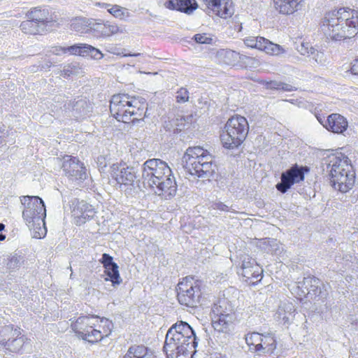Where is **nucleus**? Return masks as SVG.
Here are the masks:
<instances>
[{
  "label": "nucleus",
  "mask_w": 358,
  "mask_h": 358,
  "mask_svg": "<svg viewBox=\"0 0 358 358\" xmlns=\"http://www.w3.org/2000/svg\"><path fill=\"white\" fill-rule=\"evenodd\" d=\"M80 53L79 56L87 57L91 56L94 59H101L103 57V53L97 48L86 44L80 43Z\"/></svg>",
  "instance_id": "34"
},
{
  "label": "nucleus",
  "mask_w": 358,
  "mask_h": 358,
  "mask_svg": "<svg viewBox=\"0 0 358 358\" xmlns=\"http://www.w3.org/2000/svg\"><path fill=\"white\" fill-rule=\"evenodd\" d=\"M262 352H265L266 350L267 351H273L276 348L275 340L271 336L266 335L262 336Z\"/></svg>",
  "instance_id": "39"
},
{
  "label": "nucleus",
  "mask_w": 358,
  "mask_h": 358,
  "mask_svg": "<svg viewBox=\"0 0 358 358\" xmlns=\"http://www.w3.org/2000/svg\"><path fill=\"white\" fill-rule=\"evenodd\" d=\"M148 104L145 99L128 94L119 93L110 100V112L118 122L135 123L145 117Z\"/></svg>",
  "instance_id": "3"
},
{
  "label": "nucleus",
  "mask_w": 358,
  "mask_h": 358,
  "mask_svg": "<svg viewBox=\"0 0 358 358\" xmlns=\"http://www.w3.org/2000/svg\"><path fill=\"white\" fill-rule=\"evenodd\" d=\"M29 230L35 238H43L47 234L46 225H31Z\"/></svg>",
  "instance_id": "40"
},
{
  "label": "nucleus",
  "mask_w": 358,
  "mask_h": 358,
  "mask_svg": "<svg viewBox=\"0 0 358 358\" xmlns=\"http://www.w3.org/2000/svg\"><path fill=\"white\" fill-rule=\"evenodd\" d=\"M23 262L24 257L15 253L9 257L7 267L10 270H15L20 267Z\"/></svg>",
  "instance_id": "38"
},
{
  "label": "nucleus",
  "mask_w": 358,
  "mask_h": 358,
  "mask_svg": "<svg viewBox=\"0 0 358 358\" xmlns=\"http://www.w3.org/2000/svg\"><path fill=\"white\" fill-rule=\"evenodd\" d=\"M5 225H0V231H2L4 230Z\"/></svg>",
  "instance_id": "54"
},
{
  "label": "nucleus",
  "mask_w": 358,
  "mask_h": 358,
  "mask_svg": "<svg viewBox=\"0 0 358 358\" xmlns=\"http://www.w3.org/2000/svg\"><path fill=\"white\" fill-rule=\"evenodd\" d=\"M62 169L69 180L80 182L87 178V169L81 161L76 157L65 155Z\"/></svg>",
  "instance_id": "12"
},
{
  "label": "nucleus",
  "mask_w": 358,
  "mask_h": 358,
  "mask_svg": "<svg viewBox=\"0 0 358 358\" xmlns=\"http://www.w3.org/2000/svg\"><path fill=\"white\" fill-rule=\"evenodd\" d=\"M144 185L167 199L175 196L177 184L172 171L166 162L159 159H150L143 164Z\"/></svg>",
  "instance_id": "2"
},
{
  "label": "nucleus",
  "mask_w": 358,
  "mask_h": 358,
  "mask_svg": "<svg viewBox=\"0 0 358 358\" xmlns=\"http://www.w3.org/2000/svg\"><path fill=\"white\" fill-rule=\"evenodd\" d=\"M327 171L331 185L341 192H348L355 185L356 173L351 160L339 152L328 157Z\"/></svg>",
  "instance_id": "4"
},
{
  "label": "nucleus",
  "mask_w": 358,
  "mask_h": 358,
  "mask_svg": "<svg viewBox=\"0 0 358 358\" xmlns=\"http://www.w3.org/2000/svg\"><path fill=\"white\" fill-rule=\"evenodd\" d=\"M48 15V10L39 6L31 8L26 13V17L27 20H33L36 22H38L39 24L46 27L49 22Z\"/></svg>",
  "instance_id": "27"
},
{
  "label": "nucleus",
  "mask_w": 358,
  "mask_h": 358,
  "mask_svg": "<svg viewBox=\"0 0 358 358\" xmlns=\"http://www.w3.org/2000/svg\"><path fill=\"white\" fill-rule=\"evenodd\" d=\"M262 335L257 332H252L245 335V342L248 346H253L256 352L262 350Z\"/></svg>",
  "instance_id": "33"
},
{
  "label": "nucleus",
  "mask_w": 358,
  "mask_h": 358,
  "mask_svg": "<svg viewBox=\"0 0 358 358\" xmlns=\"http://www.w3.org/2000/svg\"><path fill=\"white\" fill-rule=\"evenodd\" d=\"M166 8L186 14H191L198 8L196 0H169L165 2Z\"/></svg>",
  "instance_id": "22"
},
{
  "label": "nucleus",
  "mask_w": 358,
  "mask_h": 358,
  "mask_svg": "<svg viewBox=\"0 0 358 358\" xmlns=\"http://www.w3.org/2000/svg\"><path fill=\"white\" fill-rule=\"evenodd\" d=\"M264 249L268 252L280 255L282 251L280 243L276 239L266 238L263 242Z\"/></svg>",
  "instance_id": "35"
},
{
  "label": "nucleus",
  "mask_w": 358,
  "mask_h": 358,
  "mask_svg": "<svg viewBox=\"0 0 358 358\" xmlns=\"http://www.w3.org/2000/svg\"><path fill=\"white\" fill-rule=\"evenodd\" d=\"M20 29L23 33L28 35L42 34L46 26L39 24L33 20H27L20 24Z\"/></svg>",
  "instance_id": "31"
},
{
  "label": "nucleus",
  "mask_w": 358,
  "mask_h": 358,
  "mask_svg": "<svg viewBox=\"0 0 358 358\" xmlns=\"http://www.w3.org/2000/svg\"><path fill=\"white\" fill-rule=\"evenodd\" d=\"M355 216H356V219L358 220V210H357V212L355 214Z\"/></svg>",
  "instance_id": "55"
},
{
  "label": "nucleus",
  "mask_w": 358,
  "mask_h": 358,
  "mask_svg": "<svg viewBox=\"0 0 358 358\" xmlns=\"http://www.w3.org/2000/svg\"><path fill=\"white\" fill-rule=\"evenodd\" d=\"M310 169L308 166L294 164L281 174L280 182L275 185L278 191L285 194L292 185L300 183L305 179V174L308 173Z\"/></svg>",
  "instance_id": "11"
},
{
  "label": "nucleus",
  "mask_w": 358,
  "mask_h": 358,
  "mask_svg": "<svg viewBox=\"0 0 358 358\" xmlns=\"http://www.w3.org/2000/svg\"><path fill=\"white\" fill-rule=\"evenodd\" d=\"M99 317L96 315H84L79 317L72 323V329L83 339L96 343L101 340L100 330L96 329Z\"/></svg>",
  "instance_id": "8"
},
{
  "label": "nucleus",
  "mask_w": 358,
  "mask_h": 358,
  "mask_svg": "<svg viewBox=\"0 0 358 358\" xmlns=\"http://www.w3.org/2000/svg\"><path fill=\"white\" fill-rule=\"evenodd\" d=\"M89 27L90 31L97 38L109 37L120 31V28L117 24L103 21L92 22Z\"/></svg>",
  "instance_id": "19"
},
{
  "label": "nucleus",
  "mask_w": 358,
  "mask_h": 358,
  "mask_svg": "<svg viewBox=\"0 0 358 358\" xmlns=\"http://www.w3.org/2000/svg\"><path fill=\"white\" fill-rule=\"evenodd\" d=\"M52 52L55 55L67 53V47L55 46L52 47Z\"/></svg>",
  "instance_id": "50"
},
{
  "label": "nucleus",
  "mask_w": 358,
  "mask_h": 358,
  "mask_svg": "<svg viewBox=\"0 0 358 358\" xmlns=\"http://www.w3.org/2000/svg\"><path fill=\"white\" fill-rule=\"evenodd\" d=\"M97 324L96 329L100 330L101 334V339L104 336H108L112 331L113 324L110 320L107 318H99V322H96Z\"/></svg>",
  "instance_id": "36"
},
{
  "label": "nucleus",
  "mask_w": 358,
  "mask_h": 358,
  "mask_svg": "<svg viewBox=\"0 0 358 358\" xmlns=\"http://www.w3.org/2000/svg\"><path fill=\"white\" fill-rule=\"evenodd\" d=\"M177 296L179 303L188 307L196 306L201 295L199 287L194 285L193 278L186 277L177 285Z\"/></svg>",
  "instance_id": "10"
},
{
  "label": "nucleus",
  "mask_w": 358,
  "mask_h": 358,
  "mask_svg": "<svg viewBox=\"0 0 358 358\" xmlns=\"http://www.w3.org/2000/svg\"><path fill=\"white\" fill-rule=\"evenodd\" d=\"M110 176L115 185L120 187L132 186L136 179L134 168L122 163L113 164L110 166Z\"/></svg>",
  "instance_id": "13"
},
{
  "label": "nucleus",
  "mask_w": 358,
  "mask_h": 358,
  "mask_svg": "<svg viewBox=\"0 0 358 358\" xmlns=\"http://www.w3.org/2000/svg\"><path fill=\"white\" fill-rule=\"evenodd\" d=\"M171 328L177 330L178 334L182 337H179L180 339H178L182 345H180L178 353L186 355L187 358H191L197 345L195 333L192 328L188 323L183 321L174 324Z\"/></svg>",
  "instance_id": "9"
},
{
  "label": "nucleus",
  "mask_w": 358,
  "mask_h": 358,
  "mask_svg": "<svg viewBox=\"0 0 358 358\" xmlns=\"http://www.w3.org/2000/svg\"><path fill=\"white\" fill-rule=\"evenodd\" d=\"M318 120L324 127L333 133L342 134L348 127L346 118L338 113H332L327 119L320 118Z\"/></svg>",
  "instance_id": "17"
},
{
  "label": "nucleus",
  "mask_w": 358,
  "mask_h": 358,
  "mask_svg": "<svg viewBox=\"0 0 358 358\" xmlns=\"http://www.w3.org/2000/svg\"><path fill=\"white\" fill-rule=\"evenodd\" d=\"M243 42L247 47L257 49L271 56H279L285 52L281 45L262 36H248L244 38Z\"/></svg>",
  "instance_id": "15"
},
{
  "label": "nucleus",
  "mask_w": 358,
  "mask_h": 358,
  "mask_svg": "<svg viewBox=\"0 0 358 358\" xmlns=\"http://www.w3.org/2000/svg\"><path fill=\"white\" fill-rule=\"evenodd\" d=\"M182 162L189 174L199 178L213 175L217 168L213 156L201 146L188 148L182 157Z\"/></svg>",
  "instance_id": "5"
},
{
  "label": "nucleus",
  "mask_w": 358,
  "mask_h": 358,
  "mask_svg": "<svg viewBox=\"0 0 358 358\" xmlns=\"http://www.w3.org/2000/svg\"><path fill=\"white\" fill-rule=\"evenodd\" d=\"M100 262L105 268V273L112 282L113 285H120L122 280L120 276L118 266L113 262V257L110 255L104 253L102 255ZM106 280H108V278H106Z\"/></svg>",
  "instance_id": "18"
},
{
  "label": "nucleus",
  "mask_w": 358,
  "mask_h": 358,
  "mask_svg": "<svg viewBox=\"0 0 358 358\" xmlns=\"http://www.w3.org/2000/svg\"><path fill=\"white\" fill-rule=\"evenodd\" d=\"M124 358H154L152 352L144 345H131Z\"/></svg>",
  "instance_id": "30"
},
{
  "label": "nucleus",
  "mask_w": 358,
  "mask_h": 358,
  "mask_svg": "<svg viewBox=\"0 0 358 358\" xmlns=\"http://www.w3.org/2000/svg\"><path fill=\"white\" fill-rule=\"evenodd\" d=\"M80 43L67 47V52L70 55L79 56L80 53Z\"/></svg>",
  "instance_id": "49"
},
{
  "label": "nucleus",
  "mask_w": 358,
  "mask_h": 358,
  "mask_svg": "<svg viewBox=\"0 0 358 358\" xmlns=\"http://www.w3.org/2000/svg\"><path fill=\"white\" fill-rule=\"evenodd\" d=\"M25 343V337L22 335L21 330H20L17 334L11 336L9 341H6V343H4L2 347L6 350L11 352H19Z\"/></svg>",
  "instance_id": "28"
},
{
  "label": "nucleus",
  "mask_w": 358,
  "mask_h": 358,
  "mask_svg": "<svg viewBox=\"0 0 358 358\" xmlns=\"http://www.w3.org/2000/svg\"><path fill=\"white\" fill-rule=\"evenodd\" d=\"M176 101L178 103H184L189 99V92L185 87H180L176 93Z\"/></svg>",
  "instance_id": "42"
},
{
  "label": "nucleus",
  "mask_w": 358,
  "mask_h": 358,
  "mask_svg": "<svg viewBox=\"0 0 358 358\" xmlns=\"http://www.w3.org/2000/svg\"><path fill=\"white\" fill-rule=\"evenodd\" d=\"M235 315L232 306L227 299H219L212 307L211 317L213 316H225V315Z\"/></svg>",
  "instance_id": "29"
},
{
  "label": "nucleus",
  "mask_w": 358,
  "mask_h": 358,
  "mask_svg": "<svg viewBox=\"0 0 358 358\" xmlns=\"http://www.w3.org/2000/svg\"><path fill=\"white\" fill-rule=\"evenodd\" d=\"M20 201L24 206L22 216L29 223L45 224L46 209L43 201L36 196H23Z\"/></svg>",
  "instance_id": "7"
},
{
  "label": "nucleus",
  "mask_w": 358,
  "mask_h": 358,
  "mask_svg": "<svg viewBox=\"0 0 358 358\" xmlns=\"http://www.w3.org/2000/svg\"><path fill=\"white\" fill-rule=\"evenodd\" d=\"M6 238V235L3 234H0V241H4Z\"/></svg>",
  "instance_id": "53"
},
{
  "label": "nucleus",
  "mask_w": 358,
  "mask_h": 358,
  "mask_svg": "<svg viewBox=\"0 0 358 358\" xmlns=\"http://www.w3.org/2000/svg\"><path fill=\"white\" fill-rule=\"evenodd\" d=\"M296 311L294 305L289 301L281 303L275 313V317L284 324H289L294 317Z\"/></svg>",
  "instance_id": "24"
},
{
  "label": "nucleus",
  "mask_w": 358,
  "mask_h": 358,
  "mask_svg": "<svg viewBox=\"0 0 358 358\" xmlns=\"http://www.w3.org/2000/svg\"><path fill=\"white\" fill-rule=\"evenodd\" d=\"M242 264L239 271L252 268L255 265H257L256 261L248 256H243L241 257Z\"/></svg>",
  "instance_id": "46"
},
{
  "label": "nucleus",
  "mask_w": 358,
  "mask_h": 358,
  "mask_svg": "<svg viewBox=\"0 0 358 358\" xmlns=\"http://www.w3.org/2000/svg\"><path fill=\"white\" fill-rule=\"evenodd\" d=\"M212 326L215 331L218 333L229 334L232 327L233 322L235 320V315H225V316L219 317L213 316Z\"/></svg>",
  "instance_id": "23"
},
{
  "label": "nucleus",
  "mask_w": 358,
  "mask_h": 358,
  "mask_svg": "<svg viewBox=\"0 0 358 358\" xmlns=\"http://www.w3.org/2000/svg\"><path fill=\"white\" fill-rule=\"evenodd\" d=\"M253 268L255 269L252 273V280H255L257 283L260 281L262 278L263 270L258 264L253 266Z\"/></svg>",
  "instance_id": "48"
},
{
  "label": "nucleus",
  "mask_w": 358,
  "mask_h": 358,
  "mask_svg": "<svg viewBox=\"0 0 358 358\" xmlns=\"http://www.w3.org/2000/svg\"><path fill=\"white\" fill-rule=\"evenodd\" d=\"M104 6H105V7H107V6H109V5H108V4L105 3V4H104Z\"/></svg>",
  "instance_id": "56"
},
{
  "label": "nucleus",
  "mask_w": 358,
  "mask_h": 358,
  "mask_svg": "<svg viewBox=\"0 0 358 358\" xmlns=\"http://www.w3.org/2000/svg\"><path fill=\"white\" fill-rule=\"evenodd\" d=\"M179 337L182 338L175 329L170 328L168 330L163 348L167 358H187L186 355L178 353L180 345H182L178 341Z\"/></svg>",
  "instance_id": "16"
},
{
  "label": "nucleus",
  "mask_w": 358,
  "mask_h": 358,
  "mask_svg": "<svg viewBox=\"0 0 358 358\" xmlns=\"http://www.w3.org/2000/svg\"><path fill=\"white\" fill-rule=\"evenodd\" d=\"M72 74V71L69 69H64L62 71V76L63 77H69Z\"/></svg>",
  "instance_id": "52"
},
{
  "label": "nucleus",
  "mask_w": 358,
  "mask_h": 358,
  "mask_svg": "<svg viewBox=\"0 0 358 358\" xmlns=\"http://www.w3.org/2000/svg\"><path fill=\"white\" fill-rule=\"evenodd\" d=\"M318 31L327 41L353 38L358 34V10L343 6L326 11L319 22Z\"/></svg>",
  "instance_id": "1"
},
{
  "label": "nucleus",
  "mask_w": 358,
  "mask_h": 358,
  "mask_svg": "<svg viewBox=\"0 0 358 358\" xmlns=\"http://www.w3.org/2000/svg\"><path fill=\"white\" fill-rule=\"evenodd\" d=\"M248 131L247 119L240 115H234L226 122L220 132V140L224 148L235 149L245 141Z\"/></svg>",
  "instance_id": "6"
},
{
  "label": "nucleus",
  "mask_w": 358,
  "mask_h": 358,
  "mask_svg": "<svg viewBox=\"0 0 358 358\" xmlns=\"http://www.w3.org/2000/svg\"><path fill=\"white\" fill-rule=\"evenodd\" d=\"M307 288L308 286L303 285V280L300 282H297L292 287V290L299 296H307Z\"/></svg>",
  "instance_id": "43"
},
{
  "label": "nucleus",
  "mask_w": 358,
  "mask_h": 358,
  "mask_svg": "<svg viewBox=\"0 0 358 358\" xmlns=\"http://www.w3.org/2000/svg\"><path fill=\"white\" fill-rule=\"evenodd\" d=\"M303 285L308 286L307 296L311 299L316 296L324 297L325 292L322 291L323 285L321 280L313 276H308L303 278Z\"/></svg>",
  "instance_id": "25"
},
{
  "label": "nucleus",
  "mask_w": 358,
  "mask_h": 358,
  "mask_svg": "<svg viewBox=\"0 0 358 358\" xmlns=\"http://www.w3.org/2000/svg\"><path fill=\"white\" fill-rule=\"evenodd\" d=\"M20 330V327L13 324L0 326V345L2 346L6 343V341H9V338L17 334Z\"/></svg>",
  "instance_id": "32"
},
{
  "label": "nucleus",
  "mask_w": 358,
  "mask_h": 358,
  "mask_svg": "<svg viewBox=\"0 0 358 358\" xmlns=\"http://www.w3.org/2000/svg\"><path fill=\"white\" fill-rule=\"evenodd\" d=\"M253 266L250 268L244 269L243 271H238V273L241 274L244 278L245 281L250 285H255L256 282L252 280V273L254 271Z\"/></svg>",
  "instance_id": "45"
},
{
  "label": "nucleus",
  "mask_w": 358,
  "mask_h": 358,
  "mask_svg": "<svg viewBox=\"0 0 358 358\" xmlns=\"http://www.w3.org/2000/svg\"><path fill=\"white\" fill-rule=\"evenodd\" d=\"M297 50L303 55H308L313 53L314 49L308 42L301 41L296 47Z\"/></svg>",
  "instance_id": "44"
},
{
  "label": "nucleus",
  "mask_w": 358,
  "mask_h": 358,
  "mask_svg": "<svg viewBox=\"0 0 358 358\" xmlns=\"http://www.w3.org/2000/svg\"><path fill=\"white\" fill-rule=\"evenodd\" d=\"M273 87L275 90H282L285 92H292L294 90V87L289 84L283 83H274Z\"/></svg>",
  "instance_id": "47"
},
{
  "label": "nucleus",
  "mask_w": 358,
  "mask_h": 358,
  "mask_svg": "<svg viewBox=\"0 0 358 358\" xmlns=\"http://www.w3.org/2000/svg\"><path fill=\"white\" fill-rule=\"evenodd\" d=\"M76 221L80 224L90 222L95 215V211L91 205L81 201L78 202L72 210Z\"/></svg>",
  "instance_id": "21"
},
{
  "label": "nucleus",
  "mask_w": 358,
  "mask_h": 358,
  "mask_svg": "<svg viewBox=\"0 0 358 358\" xmlns=\"http://www.w3.org/2000/svg\"><path fill=\"white\" fill-rule=\"evenodd\" d=\"M217 57L220 64L231 66H237L243 59L240 53L231 50H220Z\"/></svg>",
  "instance_id": "26"
},
{
  "label": "nucleus",
  "mask_w": 358,
  "mask_h": 358,
  "mask_svg": "<svg viewBox=\"0 0 358 358\" xmlns=\"http://www.w3.org/2000/svg\"><path fill=\"white\" fill-rule=\"evenodd\" d=\"M275 10L281 15H290L298 12L304 0H273Z\"/></svg>",
  "instance_id": "20"
},
{
  "label": "nucleus",
  "mask_w": 358,
  "mask_h": 358,
  "mask_svg": "<svg viewBox=\"0 0 358 358\" xmlns=\"http://www.w3.org/2000/svg\"><path fill=\"white\" fill-rule=\"evenodd\" d=\"M108 12L115 18L120 20H126L129 17V13L127 8L116 4L108 8Z\"/></svg>",
  "instance_id": "37"
},
{
  "label": "nucleus",
  "mask_w": 358,
  "mask_h": 358,
  "mask_svg": "<svg viewBox=\"0 0 358 358\" xmlns=\"http://www.w3.org/2000/svg\"><path fill=\"white\" fill-rule=\"evenodd\" d=\"M350 71H351L352 73L358 76V59H356L353 62L352 66L350 68Z\"/></svg>",
  "instance_id": "51"
},
{
  "label": "nucleus",
  "mask_w": 358,
  "mask_h": 358,
  "mask_svg": "<svg viewBox=\"0 0 358 358\" xmlns=\"http://www.w3.org/2000/svg\"><path fill=\"white\" fill-rule=\"evenodd\" d=\"M194 41L196 43L210 45L213 43V35L208 33H199L193 36Z\"/></svg>",
  "instance_id": "41"
},
{
  "label": "nucleus",
  "mask_w": 358,
  "mask_h": 358,
  "mask_svg": "<svg viewBox=\"0 0 358 358\" xmlns=\"http://www.w3.org/2000/svg\"><path fill=\"white\" fill-rule=\"evenodd\" d=\"M205 12L212 16L222 19H229L234 13L232 0H202Z\"/></svg>",
  "instance_id": "14"
}]
</instances>
